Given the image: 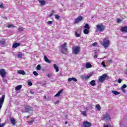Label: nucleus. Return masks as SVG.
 Segmentation results:
<instances>
[{
	"label": "nucleus",
	"instance_id": "nucleus-50",
	"mask_svg": "<svg viewBox=\"0 0 127 127\" xmlns=\"http://www.w3.org/2000/svg\"><path fill=\"white\" fill-rule=\"evenodd\" d=\"M108 62H109V63H113V61H112V60H108Z\"/></svg>",
	"mask_w": 127,
	"mask_h": 127
},
{
	"label": "nucleus",
	"instance_id": "nucleus-17",
	"mask_svg": "<svg viewBox=\"0 0 127 127\" xmlns=\"http://www.w3.org/2000/svg\"><path fill=\"white\" fill-rule=\"evenodd\" d=\"M21 88H22V85H18L15 88V91H19V90H20Z\"/></svg>",
	"mask_w": 127,
	"mask_h": 127
},
{
	"label": "nucleus",
	"instance_id": "nucleus-29",
	"mask_svg": "<svg viewBox=\"0 0 127 127\" xmlns=\"http://www.w3.org/2000/svg\"><path fill=\"white\" fill-rule=\"evenodd\" d=\"M84 28H86V29H90V26H89V24H86L84 26Z\"/></svg>",
	"mask_w": 127,
	"mask_h": 127
},
{
	"label": "nucleus",
	"instance_id": "nucleus-16",
	"mask_svg": "<svg viewBox=\"0 0 127 127\" xmlns=\"http://www.w3.org/2000/svg\"><path fill=\"white\" fill-rule=\"evenodd\" d=\"M68 82H71V81H73V82H77V80L75 77L69 78L68 79Z\"/></svg>",
	"mask_w": 127,
	"mask_h": 127
},
{
	"label": "nucleus",
	"instance_id": "nucleus-6",
	"mask_svg": "<svg viewBox=\"0 0 127 127\" xmlns=\"http://www.w3.org/2000/svg\"><path fill=\"white\" fill-rule=\"evenodd\" d=\"M107 77H108L107 74H103L99 79V82L100 83H103V82L106 80V78H107Z\"/></svg>",
	"mask_w": 127,
	"mask_h": 127
},
{
	"label": "nucleus",
	"instance_id": "nucleus-13",
	"mask_svg": "<svg viewBox=\"0 0 127 127\" xmlns=\"http://www.w3.org/2000/svg\"><path fill=\"white\" fill-rule=\"evenodd\" d=\"M20 45V43H14L12 45V48H16L18 47Z\"/></svg>",
	"mask_w": 127,
	"mask_h": 127
},
{
	"label": "nucleus",
	"instance_id": "nucleus-32",
	"mask_svg": "<svg viewBox=\"0 0 127 127\" xmlns=\"http://www.w3.org/2000/svg\"><path fill=\"white\" fill-rule=\"evenodd\" d=\"M54 12H55L54 10H52L51 14L49 15V17H51L52 15H54Z\"/></svg>",
	"mask_w": 127,
	"mask_h": 127
},
{
	"label": "nucleus",
	"instance_id": "nucleus-37",
	"mask_svg": "<svg viewBox=\"0 0 127 127\" xmlns=\"http://www.w3.org/2000/svg\"><path fill=\"white\" fill-rule=\"evenodd\" d=\"M121 22H123V20L121 19H117V23H121Z\"/></svg>",
	"mask_w": 127,
	"mask_h": 127
},
{
	"label": "nucleus",
	"instance_id": "nucleus-30",
	"mask_svg": "<svg viewBox=\"0 0 127 127\" xmlns=\"http://www.w3.org/2000/svg\"><path fill=\"white\" fill-rule=\"evenodd\" d=\"M17 56L18 58H22L23 55H22V53H18V54H17Z\"/></svg>",
	"mask_w": 127,
	"mask_h": 127
},
{
	"label": "nucleus",
	"instance_id": "nucleus-53",
	"mask_svg": "<svg viewBox=\"0 0 127 127\" xmlns=\"http://www.w3.org/2000/svg\"><path fill=\"white\" fill-rule=\"evenodd\" d=\"M47 77H48L49 78H50V74H48L47 75Z\"/></svg>",
	"mask_w": 127,
	"mask_h": 127
},
{
	"label": "nucleus",
	"instance_id": "nucleus-27",
	"mask_svg": "<svg viewBox=\"0 0 127 127\" xmlns=\"http://www.w3.org/2000/svg\"><path fill=\"white\" fill-rule=\"evenodd\" d=\"M81 113V115L83 116L84 117H86L87 116V112L86 111H80Z\"/></svg>",
	"mask_w": 127,
	"mask_h": 127
},
{
	"label": "nucleus",
	"instance_id": "nucleus-54",
	"mask_svg": "<svg viewBox=\"0 0 127 127\" xmlns=\"http://www.w3.org/2000/svg\"><path fill=\"white\" fill-rule=\"evenodd\" d=\"M58 103H59V101L58 100L55 102V104H58Z\"/></svg>",
	"mask_w": 127,
	"mask_h": 127
},
{
	"label": "nucleus",
	"instance_id": "nucleus-42",
	"mask_svg": "<svg viewBox=\"0 0 127 127\" xmlns=\"http://www.w3.org/2000/svg\"><path fill=\"white\" fill-rule=\"evenodd\" d=\"M28 86H32V82H31V81H29L28 82Z\"/></svg>",
	"mask_w": 127,
	"mask_h": 127
},
{
	"label": "nucleus",
	"instance_id": "nucleus-40",
	"mask_svg": "<svg viewBox=\"0 0 127 127\" xmlns=\"http://www.w3.org/2000/svg\"><path fill=\"white\" fill-rule=\"evenodd\" d=\"M33 74H34L35 76H38V73L36 71L33 72Z\"/></svg>",
	"mask_w": 127,
	"mask_h": 127
},
{
	"label": "nucleus",
	"instance_id": "nucleus-41",
	"mask_svg": "<svg viewBox=\"0 0 127 127\" xmlns=\"http://www.w3.org/2000/svg\"><path fill=\"white\" fill-rule=\"evenodd\" d=\"M127 85L124 84V85L122 86L121 89H125V88H127Z\"/></svg>",
	"mask_w": 127,
	"mask_h": 127
},
{
	"label": "nucleus",
	"instance_id": "nucleus-7",
	"mask_svg": "<svg viewBox=\"0 0 127 127\" xmlns=\"http://www.w3.org/2000/svg\"><path fill=\"white\" fill-rule=\"evenodd\" d=\"M0 75L2 78H4V77H5V75H6L5 69L3 68L0 69Z\"/></svg>",
	"mask_w": 127,
	"mask_h": 127
},
{
	"label": "nucleus",
	"instance_id": "nucleus-49",
	"mask_svg": "<svg viewBox=\"0 0 127 127\" xmlns=\"http://www.w3.org/2000/svg\"><path fill=\"white\" fill-rule=\"evenodd\" d=\"M48 24H52V21H49L48 22Z\"/></svg>",
	"mask_w": 127,
	"mask_h": 127
},
{
	"label": "nucleus",
	"instance_id": "nucleus-55",
	"mask_svg": "<svg viewBox=\"0 0 127 127\" xmlns=\"http://www.w3.org/2000/svg\"><path fill=\"white\" fill-rule=\"evenodd\" d=\"M1 126H2V127H3L4 126V123H2Z\"/></svg>",
	"mask_w": 127,
	"mask_h": 127
},
{
	"label": "nucleus",
	"instance_id": "nucleus-48",
	"mask_svg": "<svg viewBox=\"0 0 127 127\" xmlns=\"http://www.w3.org/2000/svg\"><path fill=\"white\" fill-rule=\"evenodd\" d=\"M95 55H94V58H97V57H98V55H97V53L95 52Z\"/></svg>",
	"mask_w": 127,
	"mask_h": 127
},
{
	"label": "nucleus",
	"instance_id": "nucleus-1",
	"mask_svg": "<svg viewBox=\"0 0 127 127\" xmlns=\"http://www.w3.org/2000/svg\"><path fill=\"white\" fill-rule=\"evenodd\" d=\"M111 42L110 40L108 38H105L103 39L102 45L104 47V48L106 49L110 46V43Z\"/></svg>",
	"mask_w": 127,
	"mask_h": 127
},
{
	"label": "nucleus",
	"instance_id": "nucleus-22",
	"mask_svg": "<svg viewBox=\"0 0 127 127\" xmlns=\"http://www.w3.org/2000/svg\"><path fill=\"white\" fill-rule=\"evenodd\" d=\"M90 85L91 86H96V80H92L90 81Z\"/></svg>",
	"mask_w": 127,
	"mask_h": 127
},
{
	"label": "nucleus",
	"instance_id": "nucleus-59",
	"mask_svg": "<svg viewBox=\"0 0 127 127\" xmlns=\"http://www.w3.org/2000/svg\"><path fill=\"white\" fill-rule=\"evenodd\" d=\"M120 125L121 126V127H122V123H120Z\"/></svg>",
	"mask_w": 127,
	"mask_h": 127
},
{
	"label": "nucleus",
	"instance_id": "nucleus-26",
	"mask_svg": "<svg viewBox=\"0 0 127 127\" xmlns=\"http://www.w3.org/2000/svg\"><path fill=\"white\" fill-rule=\"evenodd\" d=\"M95 108H97V111H101V106L99 104H97L95 106Z\"/></svg>",
	"mask_w": 127,
	"mask_h": 127
},
{
	"label": "nucleus",
	"instance_id": "nucleus-34",
	"mask_svg": "<svg viewBox=\"0 0 127 127\" xmlns=\"http://www.w3.org/2000/svg\"><path fill=\"white\" fill-rule=\"evenodd\" d=\"M41 65L40 64H38L37 66V70H41Z\"/></svg>",
	"mask_w": 127,
	"mask_h": 127
},
{
	"label": "nucleus",
	"instance_id": "nucleus-4",
	"mask_svg": "<svg viewBox=\"0 0 127 127\" xmlns=\"http://www.w3.org/2000/svg\"><path fill=\"white\" fill-rule=\"evenodd\" d=\"M30 111H32V108L29 106H25L21 110L22 113H27Z\"/></svg>",
	"mask_w": 127,
	"mask_h": 127
},
{
	"label": "nucleus",
	"instance_id": "nucleus-39",
	"mask_svg": "<svg viewBox=\"0 0 127 127\" xmlns=\"http://www.w3.org/2000/svg\"><path fill=\"white\" fill-rule=\"evenodd\" d=\"M0 8H4V5L3 4V3H2L0 4Z\"/></svg>",
	"mask_w": 127,
	"mask_h": 127
},
{
	"label": "nucleus",
	"instance_id": "nucleus-51",
	"mask_svg": "<svg viewBox=\"0 0 127 127\" xmlns=\"http://www.w3.org/2000/svg\"><path fill=\"white\" fill-rule=\"evenodd\" d=\"M122 90L123 93H126V90H125V89H122Z\"/></svg>",
	"mask_w": 127,
	"mask_h": 127
},
{
	"label": "nucleus",
	"instance_id": "nucleus-5",
	"mask_svg": "<svg viewBox=\"0 0 127 127\" xmlns=\"http://www.w3.org/2000/svg\"><path fill=\"white\" fill-rule=\"evenodd\" d=\"M66 46H67V43H64V44L61 46L62 50V52L64 54H65L66 52H67V48H66Z\"/></svg>",
	"mask_w": 127,
	"mask_h": 127
},
{
	"label": "nucleus",
	"instance_id": "nucleus-63",
	"mask_svg": "<svg viewBox=\"0 0 127 127\" xmlns=\"http://www.w3.org/2000/svg\"><path fill=\"white\" fill-rule=\"evenodd\" d=\"M0 122H1V119H0Z\"/></svg>",
	"mask_w": 127,
	"mask_h": 127
},
{
	"label": "nucleus",
	"instance_id": "nucleus-58",
	"mask_svg": "<svg viewBox=\"0 0 127 127\" xmlns=\"http://www.w3.org/2000/svg\"><path fill=\"white\" fill-rule=\"evenodd\" d=\"M64 124H65V125H67V122H65L64 123Z\"/></svg>",
	"mask_w": 127,
	"mask_h": 127
},
{
	"label": "nucleus",
	"instance_id": "nucleus-60",
	"mask_svg": "<svg viewBox=\"0 0 127 127\" xmlns=\"http://www.w3.org/2000/svg\"><path fill=\"white\" fill-rule=\"evenodd\" d=\"M0 127H2V126H1V124H0Z\"/></svg>",
	"mask_w": 127,
	"mask_h": 127
},
{
	"label": "nucleus",
	"instance_id": "nucleus-44",
	"mask_svg": "<svg viewBox=\"0 0 127 127\" xmlns=\"http://www.w3.org/2000/svg\"><path fill=\"white\" fill-rule=\"evenodd\" d=\"M97 44H98V43L97 42H95V43H94L92 44V46H97Z\"/></svg>",
	"mask_w": 127,
	"mask_h": 127
},
{
	"label": "nucleus",
	"instance_id": "nucleus-2",
	"mask_svg": "<svg viewBox=\"0 0 127 127\" xmlns=\"http://www.w3.org/2000/svg\"><path fill=\"white\" fill-rule=\"evenodd\" d=\"M105 26L103 24H98L96 25V31H99V32H103L105 30Z\"/></svg>",
	"mask_w": 127,
	"mask_h": 127
},
{
	"label": "nucleus",
	"instance_id": "nucleus-36",
	"mask_svg": "<svg viewBox=\"0 0 127 127\" xmlns=\"http://www.w3.org/2000/svg\"><path fill=\"white\" fill-rule=\"evenodd\" d=\"M23 29H24V28H23L22 27H20L18 29L19 31H20V32H21V31H22Z\"/></svg>",
	"mask_w": 127,
	"mask_h": 127
},
{
	"label": "nucleus",
	"instance_id": "nucleus-25",
	"mask_svg": "<svg viewBox=\"0 0 127 127\" xmlns=\"http://www.w3.org/2000/svg\"><path fill=\"white\" fill-rule=\"evenodd\" d=\"M112 92L113 93V94L115 95V96H117V95H120V92H119L117 91L113 90L112 91Z\"/></svg>",
	"mask_w": 127,
	"mask_h": 127
},
{
	"label": "nucleus",
	"instance_id": "nucleus-61",
	"mask_svg": "<svg viewBox=\"0 0 127 127\" xmlns=\"http://www.w3.org/2000/svg\"><path fill=\"white\" fill-rule=\"evenodd\" d=\"M104 58H107V57H106V56L104 57L103 58V59H104Z\"/></svg>",
	"mask_w": 127,
	"mask_h": 127
},
{
	"label": "nucleus",
	"instance_id": "nucleus-21",
	"mask_svg": "<svg viewBox=\"0 0 127 127\" xmlns=\"http://www.w3.org/2000/svg\"><path fill=\"white\" fill-rule=\"evenodd\" d=\"M18 73L21 75H25V71L24 70H18Z\"/></svg>",
	"mask_w": 127,
	"mask_h": 127
},
{
	"label": "nucleus",
	"instance_id": "nucleus-38",
	"mask_svg": "<svg viewBox=\"0 0 127 127\" xmlns=\"http://www.w3.org/2000/svg\"><path fill=\"white\" fill-rule=\"evenodd\" d=\"M34 121L33 120H31L30 121L28 122V123L29 124V125H32V124H33Z\"/></svg>",
	"mask_w": 127,
	"mask_h": 127
},
{
	"label": "nucleus",
	"instance_id": "nucleus-52",
	"mask_svg": "<svg viewBox=\"0 0 127 127\" xmlns=\"http://www.w3.org/2000/svg\"><path fill=\"white\" fill-rule=\"evenodd\" d=\"M61 76H62V73H60L59 74V77H61Z\"/></svg>",
	"mask_w": 127,
	"mask_h": 127
},
{
	"label": "nucleus",
	"instance_id": "nucleus-35",
	"mask_svg": "<svg viewBox=\"0 0 127 127\" xmlns=\"http://www.w3.org/2000/svg\"><path fill=\"white\" fill-rule=\"evenodd\" d=\"M2 78L3 82H4V83H7V79H6V78L4 77H2Z\"/></svg>",
	"mask_w": 127,
	"mask_h": 127
},
{
	"label": "nucleus",
	"instance_id": "nucleus-62",
	"mask_svg": "<svg viewBox=\"0 0 127 127\" xmlns=\"http://www.w3.org/2000/svg\"><path fill=\"white\" fill-rule=\"evenodd\" d=\"M27 118H29V116H27Z\"/></svg>",
	"mask_w": 127,
	"mask_h": 127
},
{
	"label": "nucleus",
	"instance_id": "nucleus-12",
	"mask_svg": "<svg viewBox=\"0 0 127 127\" xmlns=\"http://www.w3.org/2000/svg\"><path fill=\"white\" fill-rule=\"evenodd\" d=\"M85 67L86 69H89V68H92V65L90 63H86Z\"/></svg>",
	"mask_w": 127,
	"mask_h": 127
},
{
	"label": "nucleus",
	"instance_id": "nucleus-46",
	"mask_svg": "<svg viewBox=\"0 0 127 127\" xmlns=\"http://www.w3.org/2000/svg\"><path fill=\"white\" fill-rule=\"evenodd\" d=\"M8 28H10V27H13V25H9L7 26Z\"/></svg>",
	"mask_w": 127,
	"mask_h": 127
},
{
	"label": "nucleus",
	"instance_id": "nucleus-33",
	"mask_svg": "<svg viewBox=\"0 0 127 127\" xmlns=\"http://www.w3.org/2000/svg\"><path fill=\"white\" fill-rule=\"evenodd\" d=\"M101 65H102V66H103L104 68H106V67H107V65H106V64H105V62H102L101 63Z\"/></svg>",
	"mask_w": 127,
	"mask_h": 127
},
{
	"label": "nucleus",
	"instance_id": "nucleus-20",
	"mask_svg": "<svg viewBox=\"0 0 127 127\" xmlns=\"http://www.w3.org/2000/svg\"><path fill=\"white\" fill-rule=\"evenodd\" d=\"M54 67L56 69V72H59V68L58 67V66H57V64H54Z\"/></svg>",
	"mask_w": 127,
	"mask_h": 127
},
{
	"label": "nucleus",
	"instance_id": "nucleus-18",
	"mask_svg": "<svg viewBox=\"0 0 127 127\" xmlns=\"http://www.w3.org/2000/svg\"><path fill=\"white\" fill-rule=\"evenodd\" d=\"M63 92V90L61 89L60 90L58 93H57L55 95V97H60V94H61V93H62Z\"/></svg>",
	"mask_w": 127,
	"mask_h": 127
},
{
	"label": "nucleus",
	"instance_id": "nucleus-43",
	"mask_svg": "<svg viewBox=\"0 0 127 127\" xmlns=\"http://www.w3.org/2000/svg\"><path fill=\"white\" fill-rule=\"evenodd\" d=\"M103 127H113V126H111V125H104Z\"/></svg>",
	"mask_w": 127,
	"mask_h": 127
},
{
	"label": "nucleus",
	"instance_id": "nucleus-57",
	"mask_svg": "<svg viewBox=\"0 0 127 127\" xmlns=\"http://www.w3.org/2000/svg\"><path fill=\"white\" fill-rule=\"evenodd\" d=\"M30 93H31V94H34V92H33L32 91H31Z\"/></svg>",
	"mask_w": 127,
	"mask_h": 127
},
{
	"label": "nucleus",
	"instance_id": "nucleus-11",
	"mask_svg": "<svg viewBox=\"0 0 127 127\" xmlns=\"http://www.w3.org/2000/svg\"><path fill=\"white\" fill-rule=\"evenodd\" d=\"M83 126L84 127H90L91 126V124L89 122L85 121L83 122Z\"/></svg>",
	"mask_w": 127,
	"mask_h": 127
},
{
	"label": "nucleus",
	"instance_id": "nucleus-56",
	"mask_svg": "<svg viewBox=\"0 0 127 127\" xmlns=\"http://www.w3.org/2000/svg\"><path fill=\"white\" fill-rule=\"evenodd\" d=\"M44 99L45 100L46 99V96H44Z\"/></svg>",
	"mask_w": 127,
	"mask_h": 127
},
{
	"label": "nucleus",
	"instance_id": "nucleus-15",
	"mask_svg": "<svg viewBox=\"0 0 127 127\" xmlns=\"http://www.w3.org/2000/svg\"><path fill=\"white\" fill-rule=\"evenodd\" d=\"M121 30L122 31V32L127 33V26L122 27Z\"/></svg>",
	"mask_w": 127,
	"mask_h": 127
},
{
	"label": "nucleus",
	"instance_id": "nucleus-31",
	"mask_svg": "<svg viewBox=\"0 0 127 127\" xmlns=\"http://www.w3.org/2000/svg\"><path fill=\"white\" fill-rule=\"evenodd\" d=\"M55 17L56 19H59V18H60V16L59 15L56 14L55 15Z\"/></svg>",
	"mask_w": 127,
	"mask_h": 127
},
{
	"label": "nucleus",
	"instance_id": "nucleus-47",
	"mask_svg": "<svg viewBox=\"0 0 127 127\" xmlns=\"http://www.w3.org/2000/svg\"><path fill=\"white\" fill-rule=\"evenodd\" d=\"M118 82L119 83V84H121L122 83V79L121 78H119Z\"/></svg>",
	"mask_w": 127,
	"mask_h": 127
},
{
	"label": "nucleus",
	"instance_id": "nucleus-14",
	"mask_svg": "<svg viewBox=\"0 0 127 127\" xmlns=\"http://www.w3.org/2000/svg\"><path fill=\"white\" fill-rule=\"evenodd\" d=\"M44 60L45 61V62H47V63H51V61H49V60L47 58V56H44Z\"/></svg>",
	"mask_w": 127,
	"mask_h": 127
},
{
	"label": "nucleus",
	"instance_id": "nucleus-28",
	"mask_svg": "<svg viewBox=\"0 0 127 127\" xmlns=\"http://www.w3.org/2000/svg\"><path fill=\"white\" fill-rule=\"evenodd\" d=\"M5 44V42L4 41H0V45L1 46H4Z\"/></svg>",
	"mask_w": 127,
	"mask_h": 127
},
{
	"label": "nucleus",
	"instance_id": "nucleus-24",
	"mask_svg": "<svg viewBox=\"0 0 127 127\" xmlns=\"http://www.w3.org/2000/svg\"><path fill=\"white\" fill-rule=\"evenodd\" d=\"M39 2L40 3L41 5H45V3H46L44 0H40V1H39Z\"/></svg>",
	"mask_w": 127,
	"mask_h": 127
},
{
	"label": "nucleus",
	"instance_id": "nucleus-8",
	"mask_svg": "<svg viewBox=\"0 0 127 127\" xmlns=\"http://www.w3.org/2000/svg\"><path fill=\"white\" fill-rule=\"evenodd\" d=\"M103 120L104 121H110L111 120V117L109 115V114L106 113L103 115Z\"/></svg>",
	"mask_w": 127,
	"mask_h": 127
},
{
	"label": "nucleus",
	"instance_id": "nucleus-23",
	"mask_svg": "<svg viewBox=\"0 0 127 127\" xmlns=\"http://www.w3.org/2000/svg\"><path fill=\"white\" fill-rule=\"evenodd\" d=\"M10 122H11L12 125H13V126H14V125H15V120H14V119L11 118Z\"/></svg>",
	"mask_w": 127,
	"mask_h": 127
},
{
	"label": "nucleus",
	"instance_id": "nucleus-10",
	"mask_svg": "<svg viewBox=\"0 0 127 127\" xmlns=\"http://www.w3.org/2000/svg\"><path fill=\"white\" fill-rule=\"evenodd\" d=\"M81 20H83V17L81 16H78L77 18L75 19L74 23H78V22H80V21H81Z\"/></svg>",
	"mask_w": 127,
	"mask_h": 127
},
{
	"label": "nucleus",
	"instance_id": "nucleus-3",
	"mask_svg": "<svg viewBox=\"0 0 127 127\" xmlns=\"http://www.w3.org/2000/svg\"><path fill=\"white\" fill-rule=\"evenodd\" d=\"M93 76V74L90 73L87 75H82L80 76V78H81L82 80H89L91 77Z\"/></svg>",
	"mask_w": 127,
	"mask_h": 127
},
{
	"label": "nucleus",
	"instance_id": "nucleus-19",
	"mask_svg": "<svg viewBox=\"0 0 127 127\" xmlns=\"http://www.w3.org/2000/svg\"><path fill=\"white\" fill-rule=\"evenodd\" d=\"M89 29H84L83 30V33H84V34H88L89 32H90V30H89Z\"/></svg>",
	"mask_w": 127,
	"mask_h": 127
},
{
	"label": "nucleus",
	"instance_id": "nucleus-9",
	"mask_svg": "<svg viewBox=\"0 0 127 127\" xmlns=\"http://www.w3.org/2000/svg\"><path fill=\"white\" fill-rule=\"evenodd\" d=\"M72 52L74 54H78L80 52V47H76L74 49L72 50Z\"/></svg>",
	"mask_w": 127,
	"mask_h": 127
},
{
	"label": "nucleus",
	"instance_id": "nucleus-45",
	"mask_svg": "<svg viewBox=\"0 0 127 127\" xmlns=\"http://www.w3.org/2000/svg\"><path fill=\"white\" fill-rule=\"evenodd\" d=\"M75 35L76 37H80V34H78L77 32L75 33Z\"/></svg>",
	"mask_w": 127,
	"mask_h": 127
}]
</instances>
